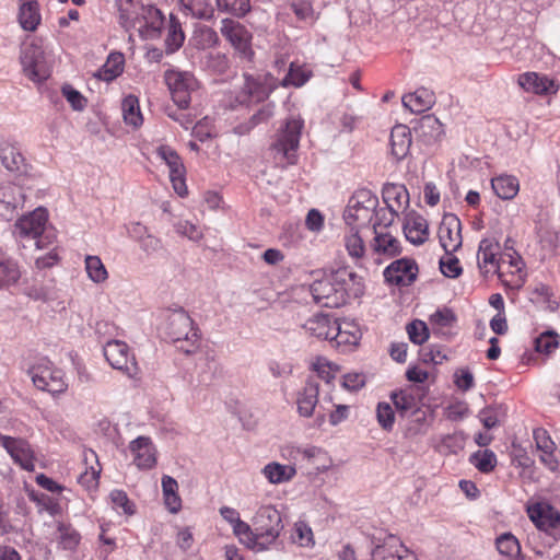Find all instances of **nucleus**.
Listing matches in <instances>:
<instances>
[{"label": "nucleus", "mask_w": 560, "mask_h": 560, "mask_svg": "<svg viewBox=\"0 0 560 560\" xmlns=\"http://www.w3.org/2000/svg\"><path fill=\"white\" fill-rule=\"evenodd\" d=\"M156 155L167 165L170 180L174 191L182 198L188 195L186 185V167L179 154L170 145L162 144L156 149Z\"/></svg>", "instance_id": "9b49d317"}, {"label": "nucleus", "mask_w": 560, "mask_h": 560, "mask_svg": "<svg viewBox=\"0 0 560 560\" xmlns=\"http://www.w3.org/2000/svg\"><path fill=\"white\" fill-rule=\"evenodd\" d=\"M495 546L498 551L503 556L518 558L521 555V545L517 538L510 533L499 536L495 540Z\"/></svg>", "instance_id": "5fc2aeb1"}, {"label": "nucleus", "mask_w": 560, "mask_h": 560, "mask_svg": "<svg viewBox=\"0 0 560 560\" xmlns=\"http://www.w3.org/2000/svg\"><path fill=\"white\" fill-rule=\"evenodd\" d=\"M52 541L58 549L73 552L80 545L81 535L71 524L59 522Z\"/></svg>", "instance_id": "2f4dec72"}, {"label": "nucleus", "mask_w": 560, "mask_h": 560, "mask_svg": "<svg viewBox=\"0 0 560 560\" xmlns=\"http://www.w3.org/2000/svg\"><path fill=\"white\" fill-rule=\"evenodd\" d=\"M0 159L3 166L11 172L20 171L24 165V156L15 145L10 143L1 145Z\"/></svg>", "instance_id": "a18cd8bd"}, {"label": "nucleus", "mask_w": 560, "mask_h": 560, "mask_svg": "<svg viewBox=\"0 0 560 560\" xmlns=\"http://www.w3.org/2000/svg\"><path fill=\"white\" fill-rule=\"evenodd\" d=\"M494 194L502 200H512L520 191V182L513 175H499L491 179Z\"/></svg>", "instance_id": "4c0bfd02"}, {"label": "nucleus", "mask_w": 560, "mask_h": 560, "mask_svg": "<svg viewBox=\"0 0 560 560\" xmlns=\"http://www.w3.org/2000/svg\"><path fill=\"white\" fill-rule=\"evenodd\" d=\"M262 474L270 483H282L290 481L295 476L296 470L293 466L272 462L264 467Z\"/></svg>", "instance_id": "79ce46f5"}, {"label": "nucleus", "mask_w": 560, "mask_h": 560, "mask_svg": "<svg viewBox=\"0 0 560 560\" xmlns=\"http://www.w3.org/2000/svg\"><path fill=\"white\" fill-rule=\"evenodd\" d=\"M304 121L300 117H291L276 135L270 145L276 164L285 167L298 162V150Z\"/></svg>", "instance_id": "f03ea898"}, {"label": "nucleus", "mask_w": 560, "mask_h": 560, "mask_svg": "<svg viewBox=\"0 0 560 560\" xmlns=\"http://www.w3.org/2000/svg\"><path fill=\"white\" fill-rule=\"evenodd\" d=\"M501 245L495 237H485L480 241L477 253V265L483 277L493 275L501 261Z\"/></svg>", "instance_id": "412c9836"}, {"label": "nucleus", "mask_w": 560, "mask_h": 560, "mask_svg": "<svg viewBox=\"0 0 560 560\" xmlns=\"http://www.w3.org/2000/svg\"><path fill=\"white\" fill-rule=\"evenodd\" d=\"M185 40V34L182 30V25L179 21L171 14L170 16V25L166 37V46L167 50L173 52L182 47Z\"/></svg>", "instance_id": "864d4df0"}, {"label": "nucleus", "mask_w": 560, "mask_h": 560, "mask_svg": "<svg viewBox=\"0 0 560 560\" xmlns=\"http://www.w3.org/2000/svg\"><path fill=\"white\" fill-rule=\"evenodd\" d=\"M332 280L342 290V296L360 298L364 294L365 284L361 276L349 266H342L332 271Z\"/></svg>", "instance_id": "5701e85b"}, {"label": "nucleus", "mask_w": 560, "mask_h": 560, "mask_svg": "<svg viewBox=\"0 0 560 560\" xmlns=\"http://www.w3.org/2000/svg\"><path fill=\"white\" fill-rule=\"evenodd\" d=\"M143 7L139 0H120L118 11L121 26L126 30L138 28Z\"/></svg>", "instance_id": "e433bc0d"}, {"label": "nucleus", "mask_w": 560, "mask_h": 560, "mask_svg": "<svg viewBox=\"0 0 560 560\" xmlns=\"http://www.w3.org/2000/svg\"><path fill=\"white\" fill-rule=\"evenodd\" d=\"M456 323V316L450 308L438 310L430 316V324L433 329L442 335H446V329H450Z\"/></svg>", "instance_id": "603ef678"}, {"label": "nucleus", "mask_w": 560, "mask_h": 560, "mask_svg": "<svg viewBox=\"0 0 560 560\" xmlns=\"http://www.w3.org/2000/svg\"><path fill=\"white\" fill-rule=\"evenodd\" d=\"M183 9L197 19H211L213 15V8L208 0H179Z\"/></svg>", "instance_id": "09e8293b"}, {"label": "nucleus", "mask_w": 560, "mask_h": 560, "mask_svg": "<svg viewBox=\"0 0 560 560\" xmlns=\"http://www.w3.org/2000/svg\"><path fill=\"white\" fill-rule=\"evenodd\" d=\"M124 65V55L120 52H112L103 67L97 71L96 77L100 80L110 82L122 73Z\"/></svg>", "instance_id": "a19ab883"}, {"label": "nucleus", "mask_w": 560, "mask_h": 560, "mask_svg": "<svg viewBox=\"0 0 560 560\" xmlns=\"http://www.w3.org/2000/svg\"><path fill=\"white\" fill-rule=\"evenodd\" d=\"M20 277L18 262L0 247V287L14 284Z\"/></svg>", "instance_id": "58836bf2"}, {"label": "nucleus", "mask_w": 560, "mask_h": 560, "mask_svg": "<svg viewBox=\"0 0 560 560\" xmlns=\"http://www.w3.org/2000/svg\"><path fill=\"white\" fill-rule=\"evenodd\" d=\"M289 8L301 22L314 23L316 20L313 4L310 0H293L289 3Z\"/></svg>", "instance_id": "6e6d98bb"}, {"label": "nucleus", "mask_w": 560, "mask_h": 560, "mask_svg": "<svg viewBox=\"0 0 560 560\" xmlns=\"http://www.w3.org/2000/svg\"><path fill=\"white\" fill-rule=\"evenodd\" d=\"M494 273L498 275L504 287L512 290L522 288L526 279L522 257L516 252L510 253V247L508 246L506 253L501 255V261L495 268Z\"/></svg>", "instance_id": "1a4fd4ad"}, {"label": "nucleus", "mask_w": 560, "mask_h": 560, "mask_svg": "<svg viewBox=\"0 0 560 560\" xmlns=\"http://www.w3.org/2000/svg\"><path fill=\"white\" fill-rule=\"evenodd\" d=\"M409 340L416 345L424 343L429 338V329L424 322L415 319L406 327Z\"/></svg>", "instance_id": "69168bd1"}, {"label": "nucleus", "mask_w": 560, "mask_h": 560, "mask_svg": "<svg viewBox=\"0 0 560 560\" xmlns=\"http://www.w3.org/2000/svg\"><path fill=\"white\" fill-rule=\"evenodd\" d=\"M291 538L293 542L301 547H310L314 545L313 530L305 522H296L294 524Z\"/></svg>", "instance_id": "680f3d73"}, {"label": "nucleus", "mask_w": 560, "mask_h": 560, "mask_svg": "<svg viewBox=\"0 0 560 560\" xmlns=\"http://www.w3.org/2000/svg\"><path fill=\"white\" fill-rule=\"evenodd\" d=\"M167 334L173 342L185 341L188 343V347H179L187 354L195 352L198 348L200 339L199 329L194 326V320L184 311L175 312L171 315Z\"/></svg>", "instance_id": "0eeeda50"}, {"label": "nucleus", "mask_w": 560, "mask_h": 560, "mask_svg": "<svg viewBox=\"0 0 560 560\" xmlns=\"http://www.w3.org/2000/svg\"><path fill=\"white\" fill-rule=\"evenodd\" d=\"M415 130L422 141L428 144L439 141L444 135L443 125L434 115L422 116Z\"/></svg>", "instance_id": "7c9ffc66"}, {"label": "nucleus", "mask_w": 560, "mask_h": 560, "mask_svg": "<svg viewBox=\"0 0 560 560\" xmlns=\"http://www.w3.org/2000/svg\"><path fill=\"white\" fill-rule=\"evenodd\" d=\"M244 90L255 102H260L269 96L270 90L264 83L253 78L246 77Z\"/></svg>", "instance_id": "338daca9"}, {"label": "nucleus", "mask_w": 560, "mask_h": 560, "mask_svg": "<svg viewBox=\"0 0 560 560\" xmlns=\"http://www.w3.org/2000/svg\"><path fill=\"white\" fill-rule=\"evenodd\" d=\"M311 293L314 301L323 307H338L343 302L342 290L332 280V273L329 277L316 280L311 285Z\"/></svg>", "instance_id": "a211bd4d"}, {"label": "nucleus", "mask_w": 560, "mask_h": 560, "mask_svg": "<svg viewBox=\"0 0 560 560\" xmlns=\"http://www.w3.org/2000/svg\"><path fill=\"white\" fill-rule=\"evenodd\" d=\"M559 347V335L556 331H545L535 339V349L539 353L549 354Z\"/></svg>", "instance_id": "13d9d810"}, {"label": "nucleus", "mask_w": 560, "mask_h": 560, "mask_svg": "<svg viewBox=\"0 0 560 560\" xmlns=\"http://www.w3.org/2000/svg\"><path fill=\"white\" fill-rule=\"evenodd\" d=\"M469 460L483 474L491 472L497 466V456L491 450L477 451L470 456Z\"/></svg>", "instance_id": "3c124183"}, {"label": "nucleus", "mask_w": 560, "mask_h": 560, "mask_svg": "<svg viewBox=\"0 0 560 560\" xmlns=\"http://www.w3.org/2000/svg\"><path fill=\"white\" fill-rule=\"evenodd\" d=\"M463 224L454 213H445L438 226V238L445 254L456 253L463 245Z\"/></svg>", "instance_id": "ddd939ff"}, {"label": "nucleus", "mask_w": 560, "mask_h": 560, "mask_svg": "<svg viewBox=\"0 0 560 560\" xmlns=\"http://www.w3.org/2000/svg\"><path fill=\"white\" fill-rule=\"evenodd\" d=\"M165 82L173 102L179 108H187L190 104V94L197 88L195 77L189 72L168 70L165 72Z\"/></svg>", "instance_id": "f8f14e48"}, {"label": "nucleus", "mask_w": 560, "mask_h": 560, "mask_svg": "<svg viewBox=\"0 0 560 560\" xmlns=\"http://www.w3.org/2000/svg\"><path fill=\"white\" fill-rule=\"evenodd\" d=\"M465 438L460 432L443 435L435 444V450L441 454H456L464 448Z\"/></svg>", "instance_id": "de8ad7c7"}, {"label": "nucleus", "mask_w": 560, "mask_h": 560, "mask_svg": "<svg viewBox=\"0 0 560 560\" xmlns=\"http://www.w3.org/2000/svg\"><path fill=\"white\" fill-rule=\"evenodd\" d=\"M402 230L406 240L413 245H422L429 240V223L423 215L416 211H410L405 215Z\"/></svg>", "instance_id": "b1692460"}, {"label": "nucleus", "mask_w": 560, "mask_h": 560, "mask_svg": "<svg viewBox=\"0 0 560 560\" xmlns=\"http://www.w3.org/2000/svg\"><path fill=\"white\" fill-rule=\"evenodd\" d=\"M132 464L140 470H150L156 466L158 450L148 436H138L128 445Z\"/></svg>", "instance_id": "6ab92c4d"}, {"label": "nucleus", "mask_w": 560, "mask_h": 560, "mask_svg": "<svg viewBox=\"0 0 560 560\" xmlns=\"http://www.w3.org/2000/svg\"><path fill=\"white\" fill-rule=\"evenodd\" d=\"M103 353L108 364L130 378H138L140 368L135 353L122 340L110 339L104 342Z\"/></svg>", "instance_id": "423d86ee"}, {"label": "nucleus", "mask_w": 560, "mask_h": 560, "mask_svg": "<svg viewBox=\"0 0 560 560\" xmlns=\"http://www.w3.org/2000/svg\"><path fill=\"white\" fill-rule=\"evenodd\" d=\"M48 213L44 208L19 218L13 225V234L20 240H34L37 249H47L57 242L54 229L47 228Z\"/></svg>", "instance_id": "f257e3e1"}, {"label": "nucleus", "mask_w": 560, "mask_h": 560, "mask_svg": "<svg viewBox=\"0 0 560 560\" xmlns=\"http://www.w3.org/2000/svg\"><path fill=\"white\" fill-rule=\"evenodd\" d=\"M421 357L425 363L430 362L435 365L442 364L448 359L446 348L439 345H431L424 348L421 352Z\"/></svg>", "instance_id": "774afa93"}, {"label": "nucleus", "mask_w": 560, "mask_h": 560, "mask_svg": "<svg viewBox=\"0 0 560 560\" xmlns=\"http://www.w3.org/2000/svg\"><path fill=\"white\" fill-rule=\"evenodd\" d=\"M533 523L550 535L555 540H560V511L547 503H536L527 510Z\"/></svg>", "instance_id": "4468645a"}, {"label": "nucleus", "mask_w": 560, "mask_h": 560, "mask_svg": "<svg viewBox=\"0 0 560 560\" xmlns=\"http://www.w3.org/2000/svg\"><path fill=\"white\" fill-rule=\"evenodd\" d=\"M401 101L411 113L420 114L429 110L435 104L436 97L433 91L419 88L412 93L405 94Z\"/></svg>", "instance_id": "c756f323"}, {"label": "nucleus", "mask_w": 560, "mask_h": 560, "mask_svg": "<svg viewBox=\"0 0 560 560\" xmlns=\"http://www.w3.org/2000/svg\"><path fill=\"white\" fill-rule=\"evenodd\" d=\"M0 444L10 454L15 464L22 469L33 471L35 469V455L30 443L23 439L0 435Z\"/></svg>", "instance_id": "dca6fc26"}, {"label": "nucleus", "mask_w": 560, "mask_h": 560, "mask_svg": "<svg viewBox=\"0 0 560 560\" xmlns=\"http://www.w3.org/2000/svg\"><path fill=\"white\" fill-rule=\"evenodd\" d=\"M19 189L10 184L0 186V217L10 219L19 207Z\"/></svg>", "instance_id": "ea45409f"}, {"label": "nucleus", "mask_w": 560, "mask_h": 560, "mask_svg": "<svg viewBox=\"0 0 560 560\" xmlns=\"http://www.w3.org/2000/svg\"><path fill=\"white\" fill-rule=\"evenodd\" d=\"M378 206V198L366 188L354 191L349 199L345 211V221L348 226L366 228L372 222L375 210Z\"/></svg>", "instance_id": "20e7f679"}, {"label": "nucleus", "mask_w": 560, "mask_h": 560, "mask_svg": "<svg viewBox=\"0 0 560 560\" xmlns=\"http://www.w3.org/2000/svg\"><path fill=\"white\" fill-rule=\"evenodd\" d=\"M233 533L240 539V541L248 548L261 546V539H258L257 530H255V527L252 528L246 522L242 520H240L233 526Z\"/></svg>", "instance_id": "8fccbe9b"}, {"label": "nucleus", "mask_w": 560, "mask_h": 560, "mask_svg": "<svg viewBox=\"0 0 560 560\" xmlns=\"http://www.w3.org/2000/svg\"><path fill=\"white\" fill-rule=\"evenodd\" d=\"M319 386L313 381H307L302 392L299 393L296 405L302 417L310 418L318 402Z\"/></svg>", "instance_id": "c9c22d12"}, {"label": "nucleus", "mask_w": 560, "mask_h": 560, "mask_svg": "<svg viewBox=\"0 0 560 560\" xmlns=\"http://www.w3.org/2000/svg\"><path fill=\"white\" fill-rule=\"evenodd\" d=\"M371 557L372 560H418L417 555L394 535L387 536L377 544L372 549Z\"/></svg>", "instance_id": "f3484780"}, {"label": "nucleus", "mask_w": 560, "mask_h": 560, "mask_svg": "<svg viewBox=\"0 0 560 560\" xmlns=\"http://www.w3.org/2000/svg\"><path fill=\"white\" fill-rule=\"evenodd\" d=\"M220 11L235 16H244L250 10L249 0H215Z\"/></svg>", "instance_id": "4d7b16f0"}, {"label": "nucleus", "mask_w": 560, "mask_h": 560, "mask_svg": "<svg viewBox=\"0 0 560 560\" xmlns=\"http://www.w3.org/2000/svg\"><path fill=\"white\" fill-rule=\"evenodd\" d=\"M361 229L359 226H349L348 232L343 236V245L355 266L365 268L364 260L368 255V247L361 235Z\"/></svg>", "instance_id": "cd10ccee"}, {"label": "nucleus", "mask_w": 560, "mask_h": 560, "mask_svg": "<svg viewBox=\"0 0 560 560\" xmlns=\"http://www.w3.org/2000/svg\"><path fill=\"white\" fill-rule=\"evenodd\" d=\"M361 337V329L354 322L336 320L331 341H334L336 347L340 348L341 351L352 350L358 346Z\"/></svg>", "instance_id": "393cba45"}, {"label": "nucleus", "mask_w": 560, "mask_h": 560, "mask_svg": "<svg viewBox=\"0 0 560 560\" xmlns=\"http://www.w3.org/2000/svg\"><path fill=\"white\" fill-rule=\"evenodd\" d=\"M419 268L415 259L404 257L390 262L383 271L386 283L396 287L411 285L418 276Z\"/></svg>", "instance_id": "2eb2a0df"}, {"label": "nucleus", "mask_w": 560, "mask_h": 560, "mask_svg": "<svg viewBox=\"0 0 560 560\" xmlns=\"http://www.w3.org/2000/svg\"><path fill=\"white\" fill-rule=\"evenodd\" d=\"M163 24L164 16L162 12L153 5H144L137 30L143 37L154 38L159 36Z\"/></svg>", "instance_id": "c85d7f7f"}, {"label": "nucleus", "mask_w": 560, "mask_h": 560, "mask_svg": "<svg viewBox=\"0 0 560 560\" xmlns=\"http://www.w3.org/2000/svg\"><path fill=\"white\" fill-rule=\"evenodd\" d=\"M336 319L324 314H316L304 324V329L311 336L319 339H332Z\"/></svg>", "instance_id": "72a5a7b5"}, {"label": "nucleus", "mask_w": 560, "mask_h": 560, "mask_svg": "<svg viewBox=\"0 0 560 560\" xmlns=\"http://www.w3.org/2000/svg\"><path fill=\"white\" fill-rule=\"evenodd\" d=\"M517 84L525 92L539 96L557 94L559 91V83L555 79L535 71H528L520 74L517 78Z\"/></svg>", "instance_id": "4be33fe9"}, {"label": "nucleus", "mask_w": 560, "mask_h": 560, "mask_svg": "<svg viewBox=\"0 0 560 560\" xmlns=\"http://www.w3.org/2000/svg\"><path fill=\"white\" fill-rule=\"evenodd\" d=\"M390 399L395 405V408L400 412L405 413L417 408L418 397L416 395V389L411 386L406 387L404 389L393 392L390 394Z\"/></svg>", "instance_id": "c03bdc74"}, {"label": "nucleus", "mask_w": 560, "mask_h": 560, "mask_svg": "<svg viewBox=\"0 0 560 560\" xmlns=\"http://www.w3.org/2000/svg\"><path fill=\"white\" fill-rule=\"evenodd\" d=\"M84 265L89 279L94 283H104L108 279V271L98 256L88 255Z\"/></svg>", "instance_id": "49530a36"}, {"label": "nucleus", "mask_w": 560, "mask_h": 560, "mask_svg": "<svg viewBox=\"0 0 560 560\" xmlns=\"http://www.w3.org/2000/svg\"><path fill=\"white\" fill-rule=\"evenodd\" d=\"M222 36L231 44L238 56L246 60H252L254 57V50L252 47V33L246 28L245 25L238 21L231 19L222 20L221 25Z\"/></svg>", "instance_id": "9d476101"}, {"label": "nucleus", "mask_w": 560, "mask_h": 560, "mask_svg": "<svg viewBox=\"0 0 560 560\" xmlns=\"http://www.w3.org/2000/svg\"><path fill=\"white\" fill-rule=\"evenodd\" d=\"M376 420L380 427L390 432L395 424V411L388 402H378L376 407Z\"/></svg>", "instance_id": "e2e57ef3"}, {"label": "nucleus", "mask_w": 560, "mask_h": 560, "mask_svg": "<svg viewBox=\"0 0 560 560\" xmlns=\"http://www.w3.org/2000/svg\"><path fill=\"white\" fill-rule=\"evenodd\" d=\"M253 526L257 530L261 547L273 544L283 529L281 513L272 505H262L253 518Z\"/></svg>", "instance_id": "6e6552de"}, {"label": "nucleus", "mask_w": 560, "mask_h": 560, "mask_svg": "<svg viewBox=\"0 0 560 560\" xmlns=\"http://www.w3.org/2000/svg\"><path fill=\"white\" fill-rule=\"evenodd\" d=\"M312 370L316 372L319 378L326 383L331 382L337 372V366L329 362L326 358L316 357L312 362Z\"/></svg>", "instance_id": "bf43d9fd"}, {"label": "nucleus", "mask_w": 560, "mask_h": 560, "mask_svg": "<svg viewBox=\"0 0 560 560\" xmlns=\"http://www.w3.org/2000/svg\"><path fill=\"white\" fill-rule=\"evenodd\" d=\"M109 500L114 510L127 515L135 513V504L129 500L127 493L122 490L115 489L109 493Z\"/></svg>", "instance_id": "0e129e2a"}, {"label": "nucleus", "mask_w": 560, "mask_h": 560, "mask_svg": "<svg viewBox=\"0 0 560 560\" xmlns=\"http://www.w3.org/2000/svg\"><path fill=\"white\" fill-rule=\"evenodd\" d=\"M382 195L384 202L393 211H401L409 205V192L401 184L384 185Z\"/></svg>", "instance_id": "473e14b6"}, {"label": "nucleus", "mask_w": 560, "mask_h": 560, "mask_svg": "<svg viewBox=\"0 0 560 560\" xmlns=\"http://www.w3.org/2000/svg\"><path fill=\"white\" fill-rule=\"evenodd\" d=\"M411 145V131L406 125H396L390 132L392 154L397 160H402Z\"/></svg>", "instance_id": "f704fd0d"}, {"label": "nucleus", "mask_w": 560, "mask_h": 560, "mask_svg": "<svg viewBox=\"0 0 560 560\" xmlns=\"http://www.w3.org/2000/svg\"><path fill=\"white\" fill-rule=\"evenodd\" d=\"M195 45L199 49H207L215 46L219 42L217 32L208 26L198 28L194 34Z\"/></svg>", "instance_id": "052dcab7"}, {"label": "nucleus", "mask_w": 560, "mask_h": 560, "mask_svg": "<svg viewBox=\"0 0 560 560\" xmlns=\"http://www.w3.org/2000/svg\"><path fill=\"white\" fill-rule=\"evenodd\" d=\"M84 471L78 477V483L86 491H94L100 485L101 465L96 453L92 450L83 451Z\"/></svg>", "instance_id": "bb28decb"}, {"label": "nucleus", "mask_w": 560, "mask_h": 560, "mask_svg": "<svg viewBox=\"0 0 560 560\" xmlns=\"http://www.w3.org/2000/svg\"><path fill=\"white\" fill-rule=\"evenodd\" d=\"M16 20L23 31L31 33L36 32L42 24V12L38 0H19Z\"/></svg>", "instance_id": "a878e982"}, {"label": "nucleus", "mask_w": 560, "mask_h": 560, "mask_svg": "<svg viewBox=\"0 0 560 560\" xmlns=\"http://www.w3.org/2000/svg\"><path fill=\"white\" fill-rule=\"evenodd\" d=\"M371 250L375 257L376 265H381L384 259H390L400 255L402 248L397 237L387 231L374 228V236L371 241Z\"/></svg>", "instance_id": "aec40b11"}, {"label": "nucleus", "mask_w": 560, "mask_h": 560, "mask_svg": "<svg viewBox=\"0 0 560 560\" xmlns=\"http://www.w3.org/2000/svg\"><path fill=\"white\" fill-rule=\"evenodd\" d=\"M121 112L124 120L127 125L132 127H139L142 125L143 117L137 96L132 94L127 95L121 102Z\"/></svg>", "instance_id": "37998d69"}, {"label": "nucleus", "mask_w": 560, "mask_h": 560, "mask_svg": "<svg viewBox=\"0 0 560 560\" xmlns=\"http://www.w3.org/2000/svg\"><path fill=\"white\" fill-rule=\"evenodd\" d=\"M28 375L34 386L52 396H58L67 392L68 381L62 369L56 366L47 358L39 359L28 369Z\"/></svg>", "instance_id": "7ed1b4c3"}, {"label": "nucleus", "mask_w": 560, "mask_h": 560, "mask_svg": "<svg viewBox=\"0 0 560 560\" xmlns=\"http://www.w3.org/2000/svg\"><path fill=\"white\" fill-rule=\"evenodd\" d=\"M22 70L33 82H43L50 75V67L45 50L36 38L23 45L20 55Z\"/></svg>", "instance_id": "39448f33"}]
</instances>
